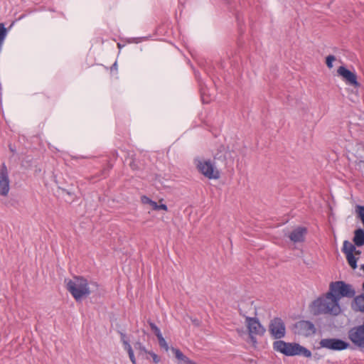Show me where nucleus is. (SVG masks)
<instances>
[{
    "mask_svg": "<svg viewBox=\"0 0 364 364\" xmlns=\"http://www.w3.org/2000/svg\"><path fill=\"white\" fill-rule=\"evenodd\" d=\"M97 289L98 285L96 282L88 283V281L82 277H75L73 280L70 279L66 289L71 294L76 301H81L83 298L88 296L95 289Z\"/></svg>",
    "mask_w": 364,
    "mask_h": 364,
    "instance_id": "f257e3e1",
    "label": "nucleus"
},
{
    "mask_svg": "<svg viewBox=\"0 0 364 364\" xmlns=\"http://www.w3.org/2000/svg\"><path fill=\"white\" fill-rule=\"evenodd\" d=\"M333 298L327 297V293L315 299L310 305L311 311L314 316L331 314L337 316L341 313L340 305H334Z\"/></svg>",
    "mask_w": 364,
    "mask_h": 364,
    "instance_id": "f03ea898",
    "label": "nucleus"
},
{
    "mask_svg": "<svg viewBox=\"0 0 364 364\" xmlns=\"http://www.w3.org/2000/svg\"><path fill=\"white\" fill-rule=\"evenodd\" d=\"M225 159V156L218 153L214 156L213 160H196L195 164L198 171L208 179H218L220 173L218 168L217 160Z\"/></svg>",
    "mask_w": 364,
    "mask_h": 364,
    "instance_id": "7ed1b4c3",
    "label": "nucleus"
},
{
    "mask_svg": "<svg viewBox=\"0 0 364 364\" xmlns=\"http://www.w3.org/2000/svg\"><path fill=\"white\" fill-rule=\"evenodd\" d=\"M355 291L352 285L346 284L343 281H338L332 282L330 284L327 297L333 298L334 305H339V301L342 297L353 298L355 296Z\"/></svg>",
    "mask_w": 364,
    "mask_h": 364,
    "instance_id": "20e7f679",
    "label": "nucleus"
},
{
    "mask_svg": "<svg viewBox=\"0 0 364 364\" xmlns=\"http://www.w3.org/2000/svg\"><path fill=\"white\" fill-rule=\"evenodd\" d=\"M273 348L287 356L299 355L300 345L296 343H287L284 341H276L273 343Z\"/></svg>",
    "mask_w": 364,
    "mask_h": 364,
    "instance_id": "39448f33",
    "label": "nucleus"
},
{
    "mask_svg": "<svg viewBox=\"0 0 364 364\" xmlns=\"http://www.w3.org/2000/svg\"><path fill=\"white\" fill-rule=\"evenodd\" d=\"M240 315L245 318V323L248 329L249 333H254L255 335L262 336L265 333V328L259 321L258 318L255 317H249L245 316L241 309H239Z\"/></svg>",
    "mask_w": 364,
    "mask_h": 364,
    "instance_id": "423d86ee",
    "label": "nucleus"
},
{
    "mask_svg": "<svg viewBox=\"0 0 364 364\" xmlns=\"http://www.w3.org/2000/svg\"><path fill=\"white\" fill-rule=\"evenodd\" d=\"M269 331L275 339H280L284 337L286 327L283 320L279 317H275L271 320L269 325Z\"/></svg>",
    "mask_w": 364,
    "mask_h": 364,
    "instance_id": "0eeeda50",
    "label": "nucleus"
},
{
    "mask_svg": "<svg viewBox=\"0 0 364 364\" xmlns=\"http://www.w3.org/2000/svg\"><path fill=\"white\" fill-rule=\"evenodd\" d=\"M319 344L322 348L332 350H342L350 346L348 342L339 338H323L321 340Z\"/></svg>",
    "mask_w": 364,
    "mask_h": 364,
    "instance_id": "6e6552de",
    "label": "nucleus"
},
{
    "mask_svg": "<svg viewBox=\"0 0 364 364\" xmlns=\"http://www.w3.org/2000/svg\"><path fill=\"white\" fill-rule=\"evenodd\" d=\"M337 73L338 75L342 77L346 84L352 85L355 87H360V84L357 80V75L355 73L347 69L345 66H340Z\"/></svg>",
    "mask_w": 364,
    "mask_h": 364,
    "instance_id": "1a4fd4ad",
    "label": "nucleus"
},
{
    "mask_svg": "<svg viewBox=\"0 0 364 364\" xmlns=\"http://www.w3.org/2000/svg\"><path fill=\"white\" fill-rule=\"evenodd\" d=\"M9 191V178L7 167L4 163L0 168V195L6 196Z\"/></svg>",
    "mask_w": 364,
    "mask_h": 364,
    "instance_id": "9d476101",
    "label": "nucleus"
},
{
    "mask_svg": "<svg viewBox=\"0 0 364 364\" xmlns=\"http://www.w3.org/2000/svg\"><path fill=\"white\" fill-rule=\"evenodd\" d=\"M294 327L300 335L308 336L316 333L314 324L309 321H299L294 324Z\"/></svg>",
    "mask_w": 364,
    "mask_h": 364,
    "instance_id": "9b49d317",
    "label": "nucleus"
},
{
    "mask_svg": "<svg viewBox=\"0 0 364 364\" xmlns=\"http://www.w3.org/2000/svg\"><path fill=\"white\" fill-rule=\"evenodd\" d=\"M306 233V228L297 227L289 234V237L294 242H301L304 241Z\"/></svg>",
    "mask_w": 364,
    "mask_h": 364,
    "instance_id": "f8f14e48",
    "label": "nucleus"
},
{
    "mask_svg": "<svg viewBox=\"0 0 364 364\" xmlns=\"http://www.w3.org/2000/svg\"><path fill=\"white\" fill-rule=\"evenodd\" d=\"M352 309L355 311L364 312V294L354 297L351 304Z\"/></svg>",
    "mask_w": 364,
    "mask_h": 364,
    "instance_id": "ddd939ff",
    "label": "nucleus"
},
{
    "mask_svg": "<svg viewBox=\"0 0 364 364\" xmlns=\"http://www.w3.org/2000/svg\"><path fill=\"white\" fill-rule=\"evenodd\" d=\"M353 242L357 247L364 245V229L358 228L354 231Z\"/></svg>",
    "mask_w": 364,
    "mask_h": 364,
    "instance_id": "4468645a",
    "label": "nucleus"
},
{
    "mask_svg": "<svg viewBox=\"0 0 364 364\" xmlns=\"http://www.w3.org/2000/svg\"><path fill=\"white\" fill-rule=\"evenodd\" d=\"M58 189L62 191V193H65L68 196V198H65V201L71 203L75 201L76 198V196L75 193L74 187L73 185H70L68 188L58 187Z\"/></svg>",
    "mask_w": 364,
    "mask_h": 364,
    "instance_id": "2eb2a0df",
    "label": "nucleus"
},
{
    "mask_svg": "<svg viewBox=\"0 0 364 364\" xmlns=\"http://www.w3.org/2000/svg\"><path fill=\"white\" fill-rule=\"evenodd\" d=\"M355 245L352 244L348 240H345L343 242V245L342 247V252L346 255H353L354 254V252L355 251Z\"/></svg>",
    "mask_w": 364,
    "mask_h": 364,
    "instance_id": "dca6fc26",
    "label": "nucleus"
},
{
    "mask_svg": "<svg viewBox=\"0 0 364 364\" xmlns=\"http://www.w3.org/2000/svg\"><path fill=\"white\" fill-rule=\"evenodd\" d=\"M346 259H347L348 263L350 265V267L353 269H355L357 268V267H358L357 266L358 258H356L355 257L354 254L346 255Z\"/></svg>",
    "mask_w": 364,
    "mask_h": 364,
    "instance_id": "f3484780",
    "label": "nucleus"
},
{
    "mask_svg": "<svg viewBox=\"0 0 364 364\" xmlns=\"http://www.w3.org/2000/svg\"><path fill=\"white\" fill-rule=\"evenodd\" d=\"M171 350L174 353L176 358L178 360L183 361L184 363L186 360H188V357L183 355V353L179 349L171 347Z\"/></svg>",
    "mask_w": 364,
    "mask_h": 364,
    "instance_id": "a211bd4d",
    "label": "nucleus"
},
{
    "mask_svg": "<svg viewBox=\"0 0 364 364\" xmlns=\"http://www.w3.org/2000/svg\"><path fill=\"white\" fill-rule=\"evenodd\" d=\"M159 345L161 348H164L166 351H168L169 350V347L168 343H166V340L163 337L162 334L161 336H159L157 337Z\"/></svg>",
    "mask_w": 364,
    "mask_h": 364,
    "instance_id": "6ab92c4d",
    "label": "nucleus"
},
{
    "mask_svg": "<svg viewBox=\"0 0 364 364\" xmlns=\"http://www.w3.org/2000/svg\"><path fill=\"white\" fill-rule=\"evenodd\" d=\"M148 323L151 328V330L152 332L155 334L156 337L161 335L160 329L158 328V326L153 323L151 321L149 320Z\"/></svg>",
    "mask_w": 364,
    "mask_h": 364,
    "instance_id": "aec40b11",
    "label": "nucleus"
},
{
    "mask_svg": "<svg viewBox=\"0 0 364 364\" xmlns=\"http://www.w3.org/2000/svg\"><path fill=\"white\" fill-rule=\"evenodd\" d=\"M299 355H304V357L306 358H311V352L307 349L306 348L300 345V348H299Z\"/></svg>",
    "mask_w": 364,
    "mask_h": 364,
    "instance_id": "412c9836",
    "label": "nucleus"
},
{
    "mask_svg": "<svg viewBox=\"0 0 364 364\" xmlns=\"http://www.w3.org/2000/svg\"><path fill=\"white\" fill-rule=\"evenodd\" d=\"M336 60V57L333 55H329L326 58V64L328 68H333V62Z\"/></svg>",
    "mask_w": 364,
    "mask_h": 364,
    "instance_id": "4be33fe9",
    "label": "nucleus"
},
{
    "mask_svg": "<svg viewBox=\"0 0 364 364\" xmlns=\"http://www.w3.org/2000/svg\"><path fill=\"white\" fill-rule=\"evenodd\" d=\"M134 348L136 350H139L140 353H146L148 350L146 349L145 346L142 345V343L139 341L136 342L134 344Z\"/></svg>",
    "mask_w": 364,
    "mask_h": 364,
    "instance_id": "5701e85b",
    "label": "nucleus"
},
{
    "mask_svg": "<svg viewBox=\"0 0 364 364\" xmlns=\"http://www.w3.org/2000/svg\"><path fill=\"white\" fill-rule=\"evenodd\" d=\"M146 353L150 355L152 357L154 363H158L160 362L159 356L158 355H156L155 353L148 350V353Z\"/></svg>",
    "mask_w": 364,
    "mask_h": 364,
    "instance_id": "b1692460",
    "label": "nucleus"
},
{
    "mask_svg": "<svg viewBox=\"0 0 364 364\" xmlns=\"http://www.w3.org/2000/svg\"><path fill=\"white\" fill-rule=\"evenodd\" d=\"M112 167H113V165H112L111 163L108 162L107 167H106V168H105L102 170V176H104L105 177V176L107 175L108 171H109L110 169H112Z\"/></svg>",
    "mask_w": 364,
    "mask_h": 364,
    "instance_id": "393cba45",
    "label": "nucleus"
},
{
    "mask_svg": "<svg viewBox=\"0 0 364 364\" xmlns=\"http://www.w3.org/2000/svg\"><path fill=\"white\" fill-rule=\"evenodd\" d=\"M124 349L127 351V353L132 351V348L131 345L129 344V341H124Z\"/></svg>",
    "mask_w": 364,
    "mask_h": 364,
    "instance_id": "a878e982",
    "label": "nucleus"
},
{
    "mask_svg": "<svg viewBox=\"0 0 364 364\" xmlns=\"http://www.w3.org/2000/svg\"><path fill=\"white\" fill-rule=\"evenodd\" d=\"M151 199H150L149 197L146 196H143L141 197V202L144 203V204H150L151 202Z\"/></svg>",
    "mask_w": 364,
    "mask_h": 364,
    "instance_id": "bb28decb",
    "label": "nucleus"
},
{
    "mask_svg": "<svg viewBox=\"0 0 364 364\" xmlns=\"http://www.w3.org/2000/svg\"><path fill=\"white\" fill-rule=\"evenodd\" d=\"M129 357L130 360L132 361V364H136V358L134 357V351H131L128 353Z\"/></svg>",
    "mask_w": 364,
    "mask_h": 364,
    "instance_id": "cd10ccee",
    "label": "nucleus"
},
{
    "mask_svg": "<svg viewBox=\"0 0 364 364\" xmlns=\"http://www.w3.org/2000/svg\"><path fill=\"white\" fill-rule=\"evenodd\" d=\"M357 166H358V168L364 172V161L363 160H360L359 161L357 162Z\"/></svg>",
    "mask_w": 364,
    "mask_h": 364,
    "instance_id": "c85d7f7f",
    "label": "nucleus"
},
{
    "mask_svg": "<svg viewBox=\"0 0 364 364\" xmlns=\"http://www.w3.org/2000/svg\"><path fill=\"white\" fill-rule=\"evenodd\" d=\"M254 333H249V337L250 341L252 342L253 345H255L257 343V338H255V336H254Z\"/></svg>",
    "mask_w": 364,
    "mask_h": 364,
    "instance_id": "c756f323",
    "label": "nucleus"
},
{
    "mask_svg": "<svg viewBox=\"0 0 364 364\" xmlns=\"http://www.w3.org/2000/svg\"><path fill=\"white\" fill-rule=\"evenodd\" d=\"M149 205L151 206L153 210H158V204L156 202L151 200V202Z\"/></svg>",
    "mask_w": 364,
    "mask_h": 364,
    "instance_id": "7c9ffc66",
    "label": "nucleus"
},
{
    "mask_svg": "<svg viewBox=\"0 0 364 364\" xmlns=\"http://www.w3.org/2000/svg\"><path fill=\"white\" fill-rule=\"evenodd\" d=\"M42 97H44V95L43 93L34 94L35 100H36V101L40 100Z\"/></svg>",
    "mask_w": 364,
    "mask_h": 364,
    "instance_id": "2f4dec72",
    "label": "nucleus"
},
{
    "mask_svg": "<svg viewBox=\"0 0 364 364\" xmlns=\"http://www.w3.org/2000/svg\"><path fill=\"white\" fill-rule=\"evenodd\" d=\"M119 334H120V337H121V341L122 342L124 343V341H129L127 339V336L125 333H122V332H119Z\"/></svg>",
    "mask_w": 364,
    "mask_h": 364,
    "instance_id": "473e14b6",
    "label": "nucleus"
},
{
    "mask_svg": "<svg viewBox=\"0 0 364 364\" xmlns=\"http://www.w3.org/2000/svg\"><path fill=\"white\" fill-rule=\"evenodd\" d=\"M167 210L168 207L166 204L158 205V210Z\"/></svg>",
    "mask_w": 364,
    "mask_h": 364,
    "instance_id": "72a5a7b5",
    "label": "nucleus"
},
{
    "mask_svg": "<svg viewBox=\"0 0 364 364\" xmlns=\"http://www.w3.org/2000/svg\"><path fill=\"white\" fill-rule=\"evenodd\" d=\"M9 148L10 151L13 154H14L16 153V149H14V147L11 144H9Z\"/></svg>",
    "mask_w": 364,
    "mask_h": 364,
    "instance_id": "f704fd0d",
    "label": "nucleus"
},
{
    "mask_svg": "<svg viewBox=\"0 0 364 364\" xmlns=\"http://www.w3.org/2000/svg\"><path fill=\"white\" fill-rule=\"evenodd\" d=\"M185 363L186 364H197L194 361L190 360L188 358V360H186Z\"/></svg>",
    "mask_w": 364,
    "mask_h": 364,
    "instance_id": "c9c22d12",
    "label": "nucleus"
},
{
    "mask_svg": "<svg viewBox=\"0 0 364 364\" xmlns=\"http://www.w3.org/2000/svg\"><path fill=\"white\" fill-rule=\"evenodd\" d=\"M111 71H113L114 70H117V62H115L111 67Z\"/></svg>",
    "mask_w": 364,
    "mask_h": 364,
    "instance_id": "e433bc0d",
    "label": "nucleus"
},
{
    "mask_svg": "<svg viewBox=\"0 0 364 364\" xmlns=\"http://www.w3.org/2000/svg\"><path fill=\"white\" fill-rule=\"evenodd\" d=\"M192 322L195 326H198L200 325V322L198 319H193L192 320Z\"/></svg>",
    "mask_w": 364,
    "mask_h": 364,
    "instance_id": "4c0bfd02",
    "label": "nucleus"
},
{
    "mask_svg": "<svg viewBox=\"0 0 364 364\" xmlns=\"http://www.w3.org/2000/svg\"><path fill=\"white\" fill-rule=\"evenodd\" d=\"M112 156H113L114 158H117V156H118V153H117V151H115V150H114V151H113L112 152Z\"/></svg>",
    "mask_w": 364,
    "mask_h": 364,
    "instance_id": "58836bf2",
    "label": "nucleus"
},
{
    "mask_svg": "<svg viewBox=\"0 0 364 364\" xmlns=\"http://www.w3.org/2000/svg\"><path fill=\"white\" fill-rule=\"evenodd\" d=\"M354 253H355V255H360L361 252H360V250H357L355 249V251L354 252Z\"/></svg>",
    "mask_w": 364,
    "mask_h": 364,
    "instance_id": "ea45409f",
    "label": "nucleus"
},
{
    "mask_svg": "<svg viewBox=\"0 0 364 364\" xmlns=\"http://www.w3.org/2000/svg\"><path fill=\"white\" fill-rule=\"evenodd\" d=\"M130 166H131L133 169H134V168H135V165H134V164H133V163H131V164H130Z\"/></svg>",
    "mask_w": 364,
    "mask_h": 364,
    "instance_id": "a19ab883",
    "label": "nucleus"
},
{
    "mask_svg": "<svg viewBox=\"0 0 364 364\" xmlns=\"http://www.w3.org/2000/svg\"><path fill=\"white\" fill-rule=\"evenodd\" d=\"M362 289H363V290L364 291V282H363V284H362Z\"/></svg>",
    "mask_w": 364,
    "mask_h": 364,
    "instance_id": "79ce46f5",
    "label": "nucleus"
},
{
    "mask_svg": "<svg viewBox=\"0 0 364 364\" xmlns=\"http://www.w3.org/2000/svg\"><path fill=\"white\" fill-rule=\"evenodd\" d=\"M363 149H364V146H362Z\"/></svg>",
    "mask_w": 364,
    "mask_h": 364,
    "instance_id": "37998d69",
    "label": "nucleus"
}]
</instances>
